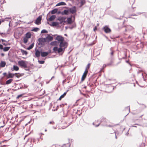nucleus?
Here are the masks:
<instances>
[{
    "instance_id": "f257e3e1",
    "label": "nucleus",
    "mask_w": 147,
    "mask_h": 147,
    "mask_svg": "<svg viewBox=\"0 0 147 147\" xmlns=\"http://www.w3.org/2000/svg\"><path fill=\"white\" fill-rule=\"evenodd\" d=\"M68 45L67 42L63 41L62 42L60 43L59 46V48H58L57 47H55L53 49V51L55 52H57L58 53L64 52L65 49L66 48Z\"/></svg>"
},
{
    "instance_id": "f03ea898",
    "label": "nucleus",
    "mask_w": 147,
    "mask_h": 147,
    "mask_svg": "<svg viewBox=\"0 0 147 147\" xmlns=\"http://www.w3.org/2000/svg\"><path fill=\"white\" fill-rule=\"evenodd\" d=\"M18 63L19 65L22 67L27 68V67L28 62L27 61L21 60L18 61Z\"/></svg>"
},
{
    "instance_id": "7ed1b4c3",
    "label": "nucleus",
    "mask_w": 147,
    "mask_h": 147,
    "mask_svg": "<svg viewBox=\"0 0 147 147\" xmlns=\"http://www.w3.org/2000/svg\"><path fill=\"white\" fill-rule=\"evenodd\" d=\"M55 40H57L60 43L62 42L64 40V38L63 37L60 35H57L55 38Z\"/></svg>"
},
{
    "instance_id": "20e7f679",
    "label": "nucleus",
    "mask_w": 147,
    "mask_h": 147,
    "mask_svg": "<svg viewBox=\"0 0 147 147\" xmlns=\"http://www.w3.org/2000/svg\"><path fill=\"white\" fill-rule=\"evenodd\" d=\"M65 18L63 17L60 16L57 19V20L59 21V24H61L63 22H65Z\"/></svg>"
},
{
    "instance_id": "39448f33",
    "label": "nucleus",
    "mask_w": 147,
    "mask_h": 147,
    "mask_svg": "<svg viewBox=\"0 0 147 147\" xmlns=\"http://www.w3.org/2000/svg\"><path fill=\"white\" fill-rule=\"evenodd\" d=\"M42 19V17L41 16H39L36 20L35 23L37 25H39L41 24Z\"/></svg>"
},
{
    "instance_id": "423d86ee",
    "label": "nucleus",
    "mask_w": 147,
    "mask_h": 147,
    "mask_svg": "<svg viewBox=\"0 0 147 147\" xmlns=\"http://www.w3.org/2000/svg\"><path fill=\"white\" fill-rule=\"evenodd\" d=\"M69 11L72 14L76 12V7L75 6H74L70 8Z\"/></svg>"
},
{
    "instance_id": "0eeeda50",
    "label": "nucleus",
    "mask_w": 147,
    "mask_h": 147,
    "mask_svg": "<svg viewBox=\"0 0 147 147\" xmlns=\"http://www.w3.org/2000/svg\"><path fill=\"white\" fill-rule=\"evenodd\" d=\"M38 41L40 44L42 45L45 42H46L47 40L46 38H41L38 39Z\"/></svg>"
},
{
    "instance_id": "6e6552de",
    "label": "nucleus",
    "mask_w": 147,
    "mask_h": 147,
    "mask_svg": "<svg viewBox=\"0 0 147 147\" xmlns=\"http://www.w3.org/2000/svg\"><path fill=\"white\" fill-rule=\"evenodd\" d=\"M103 29L106 33H109L111 32V30L107 26H105L103 28Z\"/></svg>"
},
{
    "instance_id": "1a4fd4ad",
    "label": "nucleus",
    "mask_w": 147,
    "mask_h": 147,
    "mask_svg": "<svg viewBox=\"0 0 147 147\" xmlns=\"http://www.w3.org/2000/svg\"><path fill=\"white\" fill-rule=\"evenodd\" d=\"M88 72V71H87V70L85 71L81 78V80L82 81H83L86 78Z\"/></svg>"
},
{
    "instance_id": "9d476101",
    "label": "nucleus",
    "mask_w": 147,
    "mask_h": 147,
    "mask_svg": "<svg viewBox=\"0 0 147 147\" xmlns=\"http://www.w3.org/2000/svg\"><path fill=\"white\" fill-rule=\"evenodd\" d=\"M49 24L52 26H59V23L58 22H53L51 24Z\"/></svg>"
},
{
    "instance_id": "9b49d317",
    "label": "nucleus",
    "mask_w": 147,
    "mask_h": 147,
    "mask_svg": "<svg viewBox=\"0 0 147 147\" xmlns=\"http://www.w3.org/2000/svg\"><path fill=\"white\" fill-rule=\"evenodd\" d=\"M49 54L48 52H41V55L42 57H45L47 56Z\"/></svg>"
},
{
    "instance_id": "f8f14e48",
    "label": "nucleus",
    "mask_w": 147,
    "mask_h": 147,
    "mask_svg": "<svg viewBox=\"0 0 147 147\" xmlns=\"http://www.w3.org/2000/svg\"><path fill=\"white\" fill-rule=\"evenodd\" d=\"M46 38L48 41H50L53 40V38L52 36L48 35L46 37Z\"/></svg>"
},
{
    "instance_id": "ddd939ff",
    "label": "nucleus",
    "mask_w": 147,
    "mask_h": 147,
    "mask_svg": "<svg viewBox=\"0 0 147 147\" xmlns=\"http://www.w3.org/2000/svg\"><path fill=\"white\" fill-rule=\"evenodd\" d=\"M6 63L4 61H1L0 64V67H4Z\"/></svg>"
},
{
    "instance_id": "4468645a",
    "label": "nucleus",
    "mask_w": 147,
    "mask_h": 147,
    "mask_svg": "<svg viewBox=\"0 0 147 147\" xmlns=\"http://www.w3.org/2000/svg\"><path fill=\"white\" fill-rule=\"evenodd\" d=\"M69 13V10H65L61 12L62 15H68Z\"/></svg>"
},
{
    "instance_id": "2eb2a0df",
    "label": "nucleus",
    "mask_w": 147,
    "mask_h": 147,
    "mask_svg": "<svg viewBox=\"0 0 147 147\" xmlns=\"http://www.w3.org/2000/svg\"><path fill=\"white\" fill-rule=\"evenodd\" d=\"M56 18V16L55 15H53L50 17V18L49 19V20L50 21H52L54 20ZM47 20H48L47 19Z\"/></svg>"
},
{
    "instance_id": "dca6fc26",
    "label": "nucleus",
    "mask_w": 147,
    "mask_h": 147,
    "mask_svg": "<svg viewBox=\"0 0 147 147\" xmlns=\"http://www.w3.org/2000/svg\"><path fill=\"white\" fill-rule=\"evenodd\" d=\"M66 5V4L65 2H61L57 4L56 5V6H57L60 5Z\"/></svg>"
},
{
    "instance_id": "f3484780",
    "label": "nucleus",
    "mask_w": 147,
    "mask_h": 147,
    "mask_svg": "<svg viewBox=\"0 0 147 147\" xmlns=\"http://www.w3.org/2000/svg\"><path fill=\"white\" fill-rule=\"evenodd\" d=\"M58 11V9L57 8L54 9H53L52 10L50 11V12H51V13L52 14H54L56 13Z\"/></svg>"
},
{
    "instance_id": "a211bd4d",
    "label": "nucleus",
    "mask_w": 147,
    "mask_h": 147,
    "mask_svg": "<svg viewBox=\"0 0 147 147\" xmlns=\"http://www.w3.org/2000/svg\"><path fill=\"white\" fill-rule=\"evenodd\" d=\"M68 91V90H67L66 92H65L63 94L61 95L60 97H59V100H61V99L63 98L64 96L66 95V93Z\"/></svg>"
},
{
    "instance_id": "6ab92c4d",
    "label": "nucleus",
    "mask_w": 147,
    "mask_h": 147,
    "mask_svg": "<svg viewBox=\"0 0 147 147\" xmlns=\"http://www.w3.org/2000/svg\"><path fill=\"white\" fill-rule=\"evenodd\" d=\"M31 37V34L30 32H28L26 34L25 37L27 38H30Z\"/></svg>"
},
{
    "instance_id": "aec40b11",
    "label": "nucleus",
    "mask_w": 147,
    "mask_h": 147,
    "mask_svg": "<svg viewBox=\"0 0 147 147\" xmlns=\"http://www.w3.org/2000/svg\"><path fill=\"white\" fill-rule=\"evenodd\" d=\"M15 74H14L9 73L7 76V78H13L15 76Z\"/></svg>"
},
{
    "instance_id": "412c9836",
    "label": "nucleus",
    "mask_w": 147,
    "mask_h": 147,
    "mask_svg": "<svg viewBox=\"0 0 147 147\" xmlns=\"http://www.w3.org/2000/svg\"><path fill=\"white\" fill-rule=\"evenodd\" d=\"M106 121V119H105V118H102V119H101V120L100 122V123H98V125H96L95 126H96V127H97L99 125H100V123H102V122H105Z\"/></svg>"
},
{
    "instance_id": "4be33fe9",
    "label": "nucleus",
    "mask_w": 147,
    "mask_h": 147,
    "mask_svg": "<svg viewBox=\"0 0 147 147\" xmlns=\"http://www.w3.org/2000/svg\"><path fill=\"white\" fill-rule=\"evenodd\" d=\"M40 52L38 50H37L35 52V55L37 57H39L40 56Z\"/></svg>"
},
{
    "instance_id": "5701e85b",
    "label": "nucleus",
    "mask_w": 147,
    "mask_h": 147,
    "mask_svg": "<svg viewBox=\"0 0 147 147\" xmlns=\"http://www.w3.org/2000/svg\"><path fill=\"white\" fill-rule=\"evenodd\" d=\"M67 22L68 24H71L72 22V20L71 18H69L67 19Z\"/></svg>"
},
{
    "instance_id": "b1692460",
    "label": "nucleus",
    "mask_w": 147,
    "mask_h": 147,
    "mask_svg": "<svg viewBox=\"0 0 147 147\" xmlns=\"http://www.w3.org/2000/svg\"><path fill=\"white\" fill-rule=\"evenodd\" d=\"M19 69V68L16 65H14L13 66V69H12V70H15L16 71H18Z\"/></svg>"
},
{
    "instance_id": "393cba45",
    "label": "nucleus",
    "mask_w": 147,
    "mask_h": 147,
    "mask_svg": "<svg viewBox=\"0 0 147 147\" xmlns=\"http://www.w3.org/2000/svg\"><path fill=\"white\" fill-rule=\"evenodd\" d=\"M13 80L12 79H10L6 81V84H10L13 81Z\"/></svg>"
},
{
    "instance_id": "a878e982",
    "label": "nucleus",
    "mask_w": 147,
    "mask_h": 147,
    "mask_svg": "<svg viewBox=\"0 0 147 147\" xmlns=\"http://www.w3.org/2000/svg\"><path fill=\"white\" fill-rule=\"evenodd\" d=\"M10 47H6L3 48V51L5 52L8 51L10 49Z\"/></svg>"
},
{
    "instance_id": "bb28decb",
    "label": "nucleus",
    "mask_w": 147,
    "mask_h": 147,
    "mask_svg": "<svg viewBox=\"0 0 147 147\" xmlns=\"http://www.w3.org/2000/svg\"><path fill=\"white\" fill-rule=\"evenodd\" d=\"M70 144L69 143H68L66 144H64L63 146H61V147H70Z\"/></svg>"
},
{
    "instance_id": "cd10ccee",
    "label": "nucleus",
    "mask_w": 147,
    "mask_h": 147,
    "mask_svg": "<svg viewBox=\"0 0 147 147\" xmlns=\"http://www.w3.org/2000/svg\"><path fill=\"white\" fill-rule=\"evenodd\" d=\"M34 43H33L27 49L28 50H30L34 46Z\"/></svg>"
},
{
    "instance_id": "c85d7f7f",
    "label": "nucleus",
    "mask_w": 147,
    "mask_h": 147,
    "mask_svg": "<svg viewBox=\"0 0 147 147\" xmlns=\"http://www.w3.org/2000/svg\"><path fill=\"white\" fill-rule=\"evenodd\" d=\"M20 50L23 55L25 54V55H27V54L28 53L26 51H24L22 49H20Z\"/></svg>"
},
{
    "instance_id": "c756f323",
    "label": "nucleus",
    "mask_w": 147,
    "mask_h": 147,
    "mask_svg": "<svg viewBox=\"0 0 147 147\" xmlns=\"http://www.w3.org/2000/svg\"><path fill=\"white\" fill-rule=\"evenodd\" d=\"M0 35L2 37H6L7 35L5 33H1L0 32Z\"/></svg>"
},
{
    "instance_id": "7c9ffc66",
    "label": "nucleus",
    "mask_w": 147,
    "mask_h": 147,
    "mask_svg": "<svg viewBox=\"0 0 147 147\" xmlns=\"http://www.w3.org/2000/svg\"><path fill=\"white\" fill-rule=\"evenodd\" d=\"M126 111H127L128 113L130 112V107L129 106L127 107L125 109Z\"/></svg>"
},
{
    "instance_id": "2f4dec72",
    "label": "nucleus",
    "mask_w": 147,
    "mask_h": 147,
    "mask_svg": "<svg viewBox=\"0 0 147 147\" xmlns=\"http://www.w3.org/2000/svg\"><path fill=\"white\" fill-rule=\"evenodd\" d=\"M28 38L25 37L23 38L24 42V43H26L28 41Z\"/></svg>"
},
{
    "instance_id": "473e14b6",
    "label": "nucleus",
    "mask_w": 147,
    "mask_h": 147,
    "mask_svg": "<svg viewBox=\"0 0 147 147\" xmlns=\"http://www.w3.org/2000/svg\"><path fill=\"white\" fill-rule=\"evenodd\" d=\"M112 64V63H107V64H104L103 65V68H104L106 67V66H109L111 65Z\"/></svg>"
},
{
    "instance_id": "72a5a7b5",
    "label": "nucleus",
    "mask_w": 147,
    "mask_h": 147,
    "mask_svg": "<svg viewBox=\"0 0 147 147\" xmlns=\"http://www.w3.org/2000/svg\"><path fill=\"white\" fill-rule=\"evenodd\" d=\"M39 30V29L38 28H34L32 30V31L36 32L38 31Z\"/></svg>"
},
{
    "instance_id": "f704fd0d",
    "label": "nucleus",
    "mask_w": 147,
    "mask_h": 147,
    "mask_svg": "<svg viewBox=\"0 0 147 147\" xmlns=\"http://www.w3.org/2000/svg\"><path fill=\"white\" fill-rule=\"evenodd\" d=\"M90 64L89 63L86 66L85 70H86L88 71V70L90 68Z\"/></svg>"
},
{
    "instance_id": "c9c22d12",
    "label": "nucleus",
    "mask_w": 147,
    "mask_h": 147,
    "mask_svg": "<svg viewBox=\"0 0 147 147\" xmlns=\"http://www.w3.org/2000/svg\"><path fill=\"white\" fill-rule=\"evenodd\" d=\"M14 74H15V75L18 78L20 77L21 76V75L19 74L15 73Z\"/></svg>"
},
{
    "instance_id": "e433bc0d",
    "label": "nucleus",
    "mask_w": 147,
    "mask_h": 147,
    "mask_svg": "<svg viewBox=\"0 0 147 147\" xmlns=\"http://www.w3.org/2000/svg\"><path fill=\"white\" fill-rule=\"evenodd\" d=\"M48 32V31L45 30L43 29L41 31V33H47Z\"/></svg>"
},
{
    "instance_id": "4c0bfd02",
    "label": "nucleus",
    "mask_w": 147,
    "mask_h": 147,
    "mask_svg": "<svg viewBox=\"0 0 147 147\" xmlns=\"http://www.w3.org/2000/svg\"><path fill=\"white\" fill-rule=\"evenodd\" d=\"M110 51H111V55L113 56V54L114 51L113 50L112 48V47L110 49Z\"/></svg>"
},
{
    "instance_id": "58836bf2",
    "label": "nucleus",
    "mask_w": 147,
    "mask_h": 147,
    "mask_svg": "<svg viewBox=\"0 0 147 147\" xmlns=\"http://www.w3.org/2000/svg\"><path fill=\"white\" fill-rule=\"evenodd\" d=\"M39 63L40 64H43L45 63V61H38Z\"/></svg>"
},
{
    "instance_id": "ea45409f",
    "label": "nucleus",
    "mask_w": 147,
    "mask_h": 147,
    "mask_svg": "<svg viewBox=\"0 0 147 147\" xmlns=\"http://www.w3.org/2000/svg\"><path fill=\"white\" fill-rule=\"evenodd\" d=\"M85 3V1H82L81 2V5L80 7H81L82 5H84Z\"/></svg>"
},
{
    "instance_id": "a19ab883",
    "label": "nucleus",
    "mask_w": 147,
    "mask_h": 147,
    "mask_svg": "<svg viewBox=\"0 0 147 147\" xmlns=\"http://www.w3.org/2000/svg\"><path fill=\"white\" fill-rule=\"evenodd\" d=\"M5 21V20L3 19H0V25L1 24L2 22H3Z\"/></svg>"
},
{
    "instance_id": "79ce46f5",
    "label": "nucleus",
    "mask_w": 147,
    "mask_h": 147,
    "mask_svg": "<svg viewBox=\"0 0 147 147\" xmlns=\"http://www.w3.org/2000/svg\"><path fill=\"white\" fill-rule=\"evenodd\" d=\"M76 24H74L72 26L69 27V28L70 29H72L74 27H76Z\"/></svg>"
},
{
    "instance_id": "37998d69",
    "label": "nucleus",
    "mask_w": 147,
    "mask_h": 147,
    "mask_svg": "<svg viewBox=\"0 0 147 147\" xmlns=\"http://www.w3.org/2000/svg\"><path fill=\"white\" fill-rule=\"evenodd\" d=\"M3 46L1 44H0V49H1V50L3 49Z\"/></svg>"
},
{
    "instance_id": "c03bdc74",
    "label": "nucleus",
    "mask_w": 147,
    "mask_h": 147,
    "mask_svg": "<svg viewBox=\"0 0 147 147\" xmlns=\"http://www.w3.org/2000/svg\"><path fill=\"white\" fill-rule=\"evenodd\" d=\"M22 94H20L17 97V99L19 98L20 97H21L22 96Z\"/></svg>"
},
{
    "instance_id": "a18cd8bd",
    "label": "nucleus",
    "mask_w": 147,
    "mask_h": 147,
    "mask_svg": "<svg viewBox=\"0 0 147 147\" xmlns=\"http://www.w3.org/2000/svg\"><path fill=\"white\" fill-rule=\"evenodd\" d=\"M67 123L68 124V125H67L66 126V127L68 126L69 125H70L71 124V122H67V123Z\"/></svg>"
},
{
    "instance_id": "49530a36",
    "label": "nucleus",
    "mask_w": 147,
    "mask_h": 147,
    "mask_svg": "<svg viewBox=\"0 0 147 147\" xmlns=\"http://www.w3.org/2000/svg\"><path fill=\"white\" fill-rule=\"evenodd\" d=\"M3 44L4 45V46H7V45H9V44H7V43H3Z\"/></svg>"
},
{
    "instance_id": "de8ad7c7",
    "label": "nucleus",
    "mask_w": 147,
    "mask_h": 147,
    "mask_svg": "<svg viewBox=\"0 0 147 147\" xmlns=\"http://www.w3.org/2000/svg\"><path fill=\"white\" fill-rule=\"evenodd\" d=\"M1 40L2 42H6V41L5 40L3 39H1Z\"/></svg>"
},
{
    "instance_id": "09e8293b",
    "label": "nucleus",
    "mask_w": 147,
    "mask_h": 147,
    "mask_svg": "<svg viewBox=\"0 0 147 147\" xmlns=\"http://www.w3.org/2000/svg\"><path fill=\"white\" fill-rule=\"evenodd\" d=\"M30 143H31V144H30V145H29V146H30V147H32V146H33V144H32V142H30Z\"/></svg>"
},
{
    "instance_id": "8fccbe9b",
    "label": "nucleus",
    "mask_w": 147,
    "mask_h": 147,
    "mask_svg": "<svg viewBox=\"0 0 147 147\" xmlns=\"http://www.w3.org/2000/svg\"><path fill=\"white\" fill-rule=\"evenodd\" d=\"M142 71L140 70H139V71H138V74H139L140 73H141V72H142Z\"/></svg>"
},
{
    "instance_id": "3c124183",
    "label": "nucleus",
    "mask_w": 147,
    "mask_h": 147,
    "mask_svg": "<svg viewBox=\"0 0 147 147\" xmlns=\"http://www.w3.org/2000/svg\"><path fill=\"white\" fill-rule=\"evenodd\" d=\"M96 29H97V28L96 26H95V28H94L93 29V30L94 31H95L96 30Z\"/></svg>"
},
{
    "instance_id": "603ef678",
    "label": "nucleus",
    "mask_w": 147,
    "mask_h": 147,
    "mask_svg": "<svg viewBox=\"0 0 147 147\" xmlns=\"http://www.w3.org/2000/svg\"><path fill=\"white\" fill-rule=\"evenodd\" d=\"M66 82V80H64L63 81L62 83L63 84H64Z\"/></svg>"
},
{
    "instance_id": "864d4df0",
    "label": "nucleus",
    "mask_w": 147,
    "mask_h": 147,
    "mask_svg": "<svg viewBox=\"0 0 147 147\" xmlns=\"http://www.w3.org/2000/svg\"><path fill=\"white\" fill-rule=\"evenodd\" d=\"M54 122L53 121H50L49 122V123L50 124H53L54 123Z\"/></svg>"
},
{
    "instance_id": "5fc2aeb1",
    "label": "nucleus",
    "mask_w": 147,
    "mask_h": 147,
    "mask_svg": "<svg viewBox=\"0 0 147 147\" xmlns=\"http://www.w3.org/2000/svg\"><path fill=\"white\" fill-rule=\"evenodd\" d=\"M41 134V135H44V134H43V133H40V134H39V135L40 136V138H41V139H42V138H41V136L40 135Z\"/></svg>"
},
{
    "instance_id": "6e6d98bb",
    "label": "nucleus",
    "mask_w": 147,
    "mask_h": 147,
    "mask_svg": "<svg viewBox=\"0 0 147 147\" xmlns=\"http://www.w3.org/2000/svg\"><path fill=\"white\" fill-rule=\"evenodd\" d=\"M85 36H86V38L87 37V36H88V35L86 34Z\"/></svg>"
},
{
    "instance_id": "4d7b16f0",
    "label": "nucleus",
    "mask_w": 147,
    "mask_h": 147,
    "mask_svg": "<svg viewBox=\"0 0 147 147\" xmlns=\"http://www.w3.org/2000/svg\"><path fill=\"white\" fill-rule=\"evenodd\" d=\"M4 126V125H3V126H1L0 127V128H2V127H3Z\"/></svg>"
},
{
    "instance_id": "13d9d810",
    "label": "nucleus",
    "mask_w": 147,
    "mask_h": 147,
    "mask_svg": "<svg viewBox=\"0 0 147 147\" xmlns=\"http://www.w3.org/2000/svg\"><path fill=\"white\" fill-rule=\"evenodd\" d=\"M8 18H5V20L7 21L6 19H8Z\"/></svg>"
},
{
    "instance_id": "bf43d9fd",
    "label": "nucleus",
    "mask_w": 147,
    "mask_h": 147,
    "mask_svg": "<svg viewBox=\"0 0 147 147\" xmlns=\"http://www.w3.org/2000/svg\"><path fill=\"white\" fill-rule=\"evenodd\" d=\"M1 55L2 56H3L4 55V54H3V53H2L1 54Z\"/></svg>"
},
{
    "instance_id": "052dcab7",
    "label": "nucleus",
    "mask_w": 147,
    "mask_h": 147,
    "mask_svg": "<svg viewBox=\"0 0 147 147\" xmlns=\"http://www.w3.org/2000/svg\"><path fill=\"white\" fill-rule=\"evenodd\" d=\"M108 126L109 127H112L113 126H111V125H109Z\"/></svg>"
},
{
    "instance_id": "680f3d73",
    "label": "nucleus",
    "mask_w": 147,
    "mask_h": 147,
    "mask_svg": "<svg viewBox=\"0 0 147 147\" xmlns=\"http://www.w3.org/2000/svg\"><path fill=\"white\" fill-rule=\"evenodd\" d=\"M6 73H4L3 74L4 75H5L6 74Z\"/></svg>"
},
{
    "instance_id": "e2e57ef3",
    "label": "nucleus",
    "mask_w": 147,
    "mask_h": 147,
    "mask_svg": "<svg viewBox=\"0 0 147 147\" xmlns=\"http://www.w3.org/2000/svg\"><path fill=\"white\" fill-rule=\"evenodd\" d=\"M115 138H116V139H117V136H116V135H115Z\"/></svg>"
},
{
    "instance_id": "0e129e2a",
    "label": "nucleus",
    "mask_w": 147,
    "mask_h": 147,
    "mask_svg": "<svg viewBox=\"0 0 147 147\" xmlns=\"http://www.w3.org/2000/svg\"><path fill=\"white\" fill-rule=\"evenodd\" d=\"M47 131V130L46 129H45V131Z\"/></svg>"
},
{
    "instance_id": "69168bd1",
    "label": "nucleus",
    "mask_w": 147,
    "mask_h": 147,
    "mask_svg": "<svg viewBox=\"0 0 147 147\" xmlns=\"http://www.w3.org/2000/svg\"><path fill=\"white\" fill-rule=\"evenodd\" d=\"M141 75L142 76H143V73H141Z\"/></svg>"
},
{
    "instance_id": "338daca9",
    "label": "nucleus",
    "mask_w": 147,
    "mask_h": 147,
    "mask_svg": "<svg viewBox=\"0 0 147 147\" xmlns=\"http://www.w3.org/2000/svg\"><path fill=\"white\" fill-rule=\"evenodd\" d=\"M126 62H127V63H128V61H126Z\"/></svg>"
},
{
    "instance_id": "774afa93",
    "label": "nucleus",
    "mask_w": 147,
    "mask_h": 147,
    "mask_svg": "<svg viewBox=\"0 0 147 147\" xmlns=\"http://www.w3.org/2000/svg\"><path fill=\"white\" fill-rule=\"evenodd\" d=\"M94 123H93V125H94Z\"/></svg>"
}]
</instances>
